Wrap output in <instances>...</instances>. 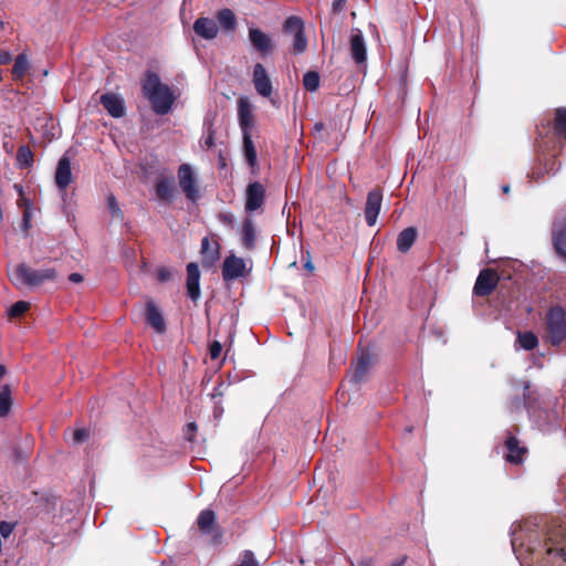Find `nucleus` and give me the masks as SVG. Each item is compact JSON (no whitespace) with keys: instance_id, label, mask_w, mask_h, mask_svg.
<instances>
[{"instance_id":"obj_1","label":"nucleus","mask_w":566,"mask_h":566,"mask_svg":"<svg viewBox=\"0 0 566 566\" xmlns=\"http://www.w3.org/2000/svg\"><path fill=\"white\" fill-rule=\"evenodd\" d=\"M142 90L156 114L165 115L171 109L174 94L168 85L161 83L158 74L148 71L142 82Z\"/></svg>"},{"instance_id":"obj_2","label":"nucleus","mask_w":566,"mask_h":566,"mask_svg":"<svg viewBox=\"0 0 566 566\" xmlns=\"http://www.w3.org/2000/svg\"><path fill=\"white\" fill-rule=\"evenodd\" d=\"M57 272L54 268L44 269H32L27 263H19L9 279L12 284L17 287H38L43 285L45 282L55 281Z\"/></svg>"},{"instance_id":"obj_3","label":"nucleus","mask_w":566,"mask_h":566,"mask_svg":"<svg viewBox=\"0 0 566 566\" xmlns=\"http://www.w3.org/2000/svg\"><path fill=\"white\" fill-rule=\"evenodd\" d=\"M546 339L553 346H559L566 340V311L562 306L548 310L545 317Z\"/></svg>"},{"instance_id":"obj_4","label":"nucleus","mask_w":566,"mask_h":566,"mask_svg":"<svg viewBox=\"0 0 566 566\" xmlns=\"http://www.w3.org/2000/svg\"><path fill=\"white\" fill-rule=\"evenodd\" d=\"M282 31L286 35L293 36L292 51L294 54L303 53L307 48L304 21L297 15H290L282 25Z\"/></svg>"},{"instance_id":"obj_5","label":"nucleus","mask_w":566,"mask_h":566,"mask_svg":"<svg viewBox=\"0 0 566 566\" xmlns=\"http://www.w3.org/2000/svg\"><path fill=\"white\" fill-rule=\"evenodd\" d=\"M536 129L541 137L553 133L556 138L566 140V107L556 108L553 118L543 119Z\"/></svg>"},{"instance_id":"obj_6","label":"nucleus","mask_w":566,"mask_h":566,"mask_svg":"<svg viewBox=\"0 0 566 566\" xmlns=\"http://www.w3.org/2000/svg\"><path fill=\"white\" fill-rule=\"evenodd\" d=\"M197 525L201 534L211 537V544L219 545L222 543L223 530L218 524L216 513L212 510H203L197 518Z\"/></svg>"},{"instance_id":"obj_7","label":"nucleus","mask_w":566,"mask_h":566,"mask_svg":"<svg viewBox=\"0 0 566 566\" xmlns=\"http://www.w3.org/2000/svg\"><path fill=\"white\" fill-rule=\"evenodd\" d=\"M178 182L181 191L185 197L191 201L196 202L199 195L198 180L195 176V172L189 164H181L177 170Z\"/></svg>"},{"instance_id":"obj_8","label":"nucleus","mask_w":566,"mask_h":566,"mask_svg":"<svg viewBox=\"0 0 566 566\" xmlns=\"http://www.w3.org/2000/svg\"><path fill=\"white\" fill-rule=\"evenodd\" d=\"M154 191L156 198L164 203L170 205L177 195V187L175 185V177L171 172L164 170L158 174L154 182Z\"/></svg>"},{"instance_id":"obj_9","label":"nucleus","mask_w":566,"mask_h":566,"mask_svg":"<svg viewBox=\"0 0 566 566\" xmlns=\"http://www.w3.org/2000/svg\"><path fill=\"white\" fill-rule=\"evenodd\" d=\"M552 245L556 254L566 260V209L553 220Z\"/></svg>"},{"instance_id":"obj_10","label":"nucleus","mask_w":566,"mask_h":566,"mask_svg":"<svg viewBox=\"0 0 566 566\" xmlns=\"http://www.w3.org/2000/svg\"><path fill=\"white\" fill-rule=\"evenodd\" d=\"M499 281L495 270L489 268L481 270L473 286V294L481 297L489 296L496 289Z\"/></svg>"},{"instance_id":"obj_11","label":"nucleus","mask_w":566,"mask_h":566,"mask_svg":"<svg viewBox=\"0 0 566 566\" xmlns=\"http://www.w3.org/2000/svg\"><path fill=\"white\" fill-rule=\"evenodd\" d=\"M248 38L253 49L261 57H266L274 52L275 44L272 38L261 29L255 27L249 28Z\"/></svg>"},{"instance_id":"obj_12","label":"nucleus","mask_w":566,"mask_h":566,"mask_svg":"<svg viewBox=\"0 0 566 566\" xmlns=\"http://www.w3.org/2000/svg\"><path fill=\"white\" fill-rule=\"evenodd\" d=\"M547 554L557 555L566 562V527L555 526L547 532Z\"/></svg>"},{"instance_id":"obj_13","label":"nucleus","mask_w":566,"mask_h":566,"mask_svg":"<svg viewBox=\"0 0 566 566\" xmlns=\"http://www.w3.org/2000/svg\"><path fill=\"white\" fill-rule=\"evenodd\" d=\"M265 201V187L259 182H250L245 190V205L244 210L247 213H252L264 205Z\"/></svg>"},{"instance_id":"obj_14","label":"nucleus","mask_w":566,"mask_h":566,"mask_svg":"<svg viewBox=\"0 0 566 566\" xmlns=\"http://www.w3.org/2000/svg\"><path fill=\"white\" fill-rule=\"evenodd\" d=\"M252 83L259 95L270 97L273 93L272 82L266 69L261 63H255L252 73Z\"/></svg>"},{"instance_id":"obj_15","label":"nucleus","mask_w":566,"mask_h":566,"mask_svg":"<svg viewBox=\"0 0 566 566\" xmlns=\"http://www.w3.org/2000/svg\"><path fill=\"white\" fill-rule=\"evenodd\" d=\"M382 203V190L380 188H375L370 190L367 195L366 205H365V219L366 223L369 227H373L377 222V218L379 216Z\"/></svg>"},{"instance_id":"obj_16","label":"nucleus","mask_w":566,"mask_h":566,"mask_svg":"<svg viewBox=\"0 0 566 566\" xmlns=\"http://www.w3.org/2000/svg\"><path fill=\"white\" fill-rule=\"evenodd\" d=\"M245 273V262L242 258L231 254L227 256L222 264V277L224 281H232L243 276Z\"/></svg>"},{"instance_id":"obj_17","label":"nucleus","mask_w":566,"mask_h":566,"mask_svg":"<svg viewBox=\"0 0 566 566\" xmlns=\"http://www.w3.org/2000/svg\"><path fill=\"white\" fill-rule=\"evenodd\" d=\"M187 281L186 289L187 295L191 298L193 303H196L201 295L200 292V271L198 264L195 262H190L187 264Z\"/></svg>"},{"instance_id":"obj_18","label":"nucleus","mask_w":566,"mask_h":566,"mask_svg":"<svg viewBox=\"0 0 566 566\" xmlns=\"http://www.w3.org/2000/svg\"><path fill=\"white\" fill-rule=\"evenodd\" d=\"M201 265L205 269L212 268L220 259V244L217 241L210 242L208 237L201 240Z\"/></svg>"},{"instance_id":"obj_19","label":"nucleus","mask_w":566,"mask_h":566,"mask_svg":"<svg viewBox=\"0 0 566 566\" xmlns=\"http://www.w3.org/2000/svg\"><path fill=\"white\" fill-rule=\"evenodd\" d=\"M373 365V357L369 352H363L356 363H353L354 374L350 378V382L356 385L365 381L367 379V375Z\"/></svg>"},{"instance_id":"obj_20","label":"nucleus","mask_w":566,"mask_h":566,"mask_svg":"<svg viewBox=\"0 0 566 566\" xmlns=\"http://www.w3.org/2000/svg\"><path fill=\"white\" fill-rule=\"evenodd\" d=\"M350 55L356 64H364L367 60V49L360 30H355L349 41Z\"/></svg>"},{"instance_id":"obj_21","label":"nucleus","mask_w":566,"mask_h":566,"mask_svg":"<svg viewBox=\"0 0 566 566\" xmlns=\"http://www.w3.org/2000/svg\"><path fill=\"white\" fill-rule=\"evenodd\" d=\"M101 104L107 111V113L115 118L123 117L125 115V106L123 98L114 93H106L101 96Z\"/></svg>"},{"instance_id":"obj_22","label":"nucleus","mask_w":566,"mask_h":566,"mask_svg":"<svg viewBox=\"0 0 566 566\" xmlns=\"http://www.w3.org/2000/svg\"><path fill=\"white\" fill-rule=\"evenodd\" d=\"M240 239L242 247L245 250H254L256 247V229L254 221L251 217H247L242 220Z\"/></svg>"},{"instance_id":"obj_23","label":"nucleus","mask_w":566,"mask_h":566,"mask_svg":"<svg viewBox=\"0 0 566 566\" xmlns=\"http://www.w3.org/2000/svg\"><path fill=\"white\" fill-rule=\"evenodd\" d=\"M72 182L71 160L64 155L60 158L55 171V184L60 190H65Z\"/></svg>"},{"instance_id":"obj_24","label":"nucleus","mask_w":566,"mask_h":566,"mask_svg":"<svg viewBox=\"0 0 566 566\" xmlns=\"http://www.w3.org/2000/svg\"><path fill=\"white\" fill-rule=\"evenodd\" d=\"M504 446L507 450L505 460L513 464H521L525 453L527 452V449L523 446H520V441L512 434L507 436Z\"/></svg>"},{"instance_id":"obj_25","label":"nucleus","mask_w":566,"mask_h":566,"mask_svg":"<svg viewBox=\"0 0 566 566\" xmlns=\"http://www.w3.org/2000/svg\"><path fill=\"white\" fill-rule=\"evenodd\" d=\"M193 31L202 39L213 40L218 34V25L214 20L200 17L193 23Z\"/></svg>"},{"instance_id":"obj_26","label":"nucleus","mask_w":566,"mask_h":566,"mask_svg":"<svg viewBox=\"0 0 566 566\" xmlns=\"http://www.w3.org/2000/svg\"><path fill=\"white\" fill-rule=\"evenodd\" d=\"M146 323L151 326L158 334L166 332V322L153 301L146 303Z\"/></svg>"},{"instance_id":"obj_27","label":"nucleus","mask_w":566,"mask_h":566,"mask_svg":"<svg viewBox=\"0 0 566 566\" xmlns=\"http://www.w3.org/2000/svg\"><path fill=\"white\" fill-rule=\"evenodd\" d=\"M238 117L240 127L245 134L253 126L252 106L247 98H240L238 102Z\"/></svg>"},{"instance_id":"obj_28","label":"nucleus","mask_w":566,"mask_h":566,"mask_svg":"<svg viewBox=\"0 0 566 566\" xmlns=\"http://www.w3.org/2000/svg\"><path fill=\"white\" fill-rule=\"evenodd\" d=\"M418 237V230L415 227H408L399 232L397 237V249L401 253H407L415 244Z\"/></svg>"},{"instance_id":"obj_29","label":"nucleus","mask_w":566,"mask_h":566,"mask_svg":"<svg viewBox=\"0 0 566 566\" xmlns=\"http://www.w3.org/2000/svg\"><path fill=\"white\" fill-rule=\"evenodd\" d=\"M217 19L221 28L227 32H232L237 28V18L232 10L224 8L218 11Z\"/></svg>"},{"instance_id":"obj_30","label":"nucleus","mask_w":566,"mask_h":566,"mask_svg":"<svg viewBox=\"0 0 566 566\" xmlns=\"http://www.w3.org/2000/svg\"><path fill=\"white\" fill-rule=\"evenodd\" d=\"M243 153L249 166L254 168L258 165V154L249 132L243 134Z\"/></svg>"},{"instance_id":"obj_31","label":"nucleus","mask_w":566,"mask_h":566,"mask_svg":"<svg viewBox=\"0 0 566 566\" xmlns=\"http://www.w3.org/2000/svg\"><path fill=\"white\" fill-rule=\"evenodd\" d=\"M17 167L20 169H28L34 163V155L31 148L27 145L20 146L17 151Z\"/></svg>"},{"instance_id":"obj_32","label":"nucleus","mask_w":566,"mask_h":566,"mask_svg":"<svg viewBox=\"0 0 566 566\" xmlns=\"http://www.w3.org/2000/svg\"><path fill=\"white\" fill-rule=\"evenodd\" d=\"M12 407L11 387L3 385L0 390V417H7Z\"/></svg>"},{"instance_id":"obj_33","label":"nucleus","mask_w":566,"mask_h":566,"mask_svg":"<svg viewBox=\"0 0 566 566\" xmlns=\"http://www.w3.org/2000/svg\"><path fill=\"white\" fill-rule=\"evenodd\" d=\"M29 61L25 54H19L12 67V76L14 80H22L29 70Z\"/></svg>"},{"instance_id":"obj_34","label":"nucleus","mask_w":566,"mask_h":566,"mask_svg":"<svg viewBox=\"0 0 566 566\" xmlns=\"http://www.w3.org/2000/svg\"><path fill=\"white\" fill-rule=\"evenodd\" d=\"M517 342L525 350H533L538 345V338L533 332L518 333Z\"/></svg>"},{"instance_id":"obj_35","label":"nucleus","mask_w":566,"mask_h":566,"mask_svg":"<svg viewBox=\"0 0 566 566\" xmlns=\"http://www.w3.org/2000/svg\"><path fill=\"white\" fill-rule=\"evenodd\" d=\"M319 74L316 71H307L303 75V86L308 92H316L319 88Z\"/></svg>"},{"instance_id":"obj_36","label":"nucleus","mask_w":566,"mask_h":566,"mask_svg":"<svg viewBox=\"0 0 566 566\" xmlns=\"http://www.w3.org/2000/svg\"><path fill=\"white\" fill-rule=\"evenodd\" d=\"M30 308V303L25 301H18L12 304L8 311L10 317H20Z\"/></svg>"},{"instance_id":"obj_37","label":"nucleus","mask_w":566,"mask_h":566,"mask_svg":"<svg viewBox=\"0 0 566 566\" xmlns=\"http://www.w3.org/2000/svg\"><path fill=\"white\" fill-rule=\"evenodd\" d=\"M234 566H259V563L252 551L245 549L241 554V562Z\"/></svg>"},{"instance_id":"obj_38","label":"nucleus","mask_w":566,"mask_h":566,"mask_svg":"<svg viewBox=\"0 0 566 566\" xmlns=\"http://www.w3.org/2000/svg\"><path fill=\"white\" fill-rule=\"evenodd\" d=\"M72 439L75 444L84 443L90 439V431L85 428L75 429Z\"/></svg>"},{"instance_id":"obj_39","label":"nucleus","mask_w":566,"mask_h":566,"mask_svg":"<svg viewBox=\"0 0 566 566\" xmlns=\"http://www.w3.org/2000/svg\"><path fill=\"white\" fill-rule=\"evenodd\" d=\"M17 523L14 522H0V536L3 538H8L14 531Z\"/></svg>"},{"instance_id":"obj_40","label":"nucleus","mask_w":566,"mask_h":566,"mask_svg":"<svg viewBox=\"0 0 566 566\" xmlns=\"http://www.w3.org/2000/svg\"><path fill=\"white\" fill-rule=\"evenodd\" d=\"M229 384H226L224 381H219L212 392H211V398L212 399H217V398H221L223 395H224V391L229 388Z\"/></svg>"},{"instance_id":"obj_41","label":"nucleus","mask_w":566,"mask_h":566,"mask_svg":"<svg viewBox=\"0 0 566 566\" xmlns=\"http://www.w3.org/2000/svg\"><path fill=\"white\" fill-rule=\"evenodd\" d=\"M222 352V344L219 340H213L209 346V355L211 359H218Z\"/></svg>"},{"instance_id":"obj_42","label":"nucleus","mask_w":566,"mask_h":566,"mask_svg":"<svg viewBox=\"0 0 566 566\" xmlns=\"http://www.w3.org/2000/svg\"><path fill=\"white\" fill-rule=\"evenodd\" d=\"M197 429H198V427H197L196 422H188L186 424L185 431H184L185 438L190 442L193 441Z\"/></svg>"},{"instance_id":"obj_43","label":"nucleus","mask_w":566,"mask_h":566,"mask_svg":"<svg viewBox=\"0 0 566 566\" xmlns=\"http://www.w3.org/2000/svg\"><path fill=\"white\" fill-rule=\"evenodd\" d=\"M107 206H108V208H109V210H111L113 216H116V214L120 213V209L118 207L117 200H116V198L113 195H109L107 197Z\"/></svg>"},{"instance_id":"obj_44","label":"nucleus","mask_w":566,"mask_h":566,"mask_svg":"<svg viewBox=\"0 0 566 566\" xmlns=\"http://www.w3.org/2000/svg\"><path fill=\"white\" fill-rule=\"evenodd\" d=\"M156 277L159 282H167L171 277V272L167 268H159L156 272Z\"/></svg>"},{"instance_id":"obj_45","label":"nucleus","mask_w":566,"mask_h":566,"mask_svg":"<svg viewBox=\"0 0 566 566\" xmlns=\"http://www.w3.org/2000/svg\"><path fill=\"white\" fill-rule=\"evenodd\" d=\"M347 0H333L332 12L337 14L345 10Z\"/></svg>"},{"instance_id":"obj_46","label":"nucleus","mask_w":566,"mask_h":566,"mask_svg":"<svg viewBox=\"0 0 566 566\" xmlns=\"http://www.w3.org/2000/svg\"><path fill=\"white\" fill-rule=\"evenodd\" d=\"M22 228L24 231H28L31 228V213L29 209H25L23 212Z\"/></svg>"},{"instance_id":"obj_47","label":"nucleus","mask_w":566,"mask_h":566,"mask_svg":"<svg viewBox=\"0 0 566 566\" xmlns=\"http://www.w3.org/2000/svg\"><path fill=\"white\" fill-rule=\"evenodd\" d=\"M214 135H216V132H214L212 128H209V129H208L207 137H206V139H205V145H206L208 148H211V147H213V146H214V144H216V143H214V139H216Z\"/></svg>"},{"instance_id":"obj_48","label":"nucleus","mask_w":566,"mask_h":566,"mask_svg":"<svg viewBox=\"0 0 566 566\" xmlns=\"http://www.w3.org/2000/svg\"><path fill=\"white\" fill-rule=\"evenodd\" d=\"M12 60L10 52L0 49V65L9 64Z\"/></svg>"},{"instance_id":"obj_49","label":"nucleus","mask_w":566,"mask_h":566,"mask_svg":"<svg viewBox=\"0 0 566 566\" xmlns=\"http://www.w3.org/2000/svg\"><path fill=\"white\" fill-rule=\"evenodd\" d=\"M219 220L229 226H231L233 223V217L231 213H220Z\"/></svg>"},{"instance_id":"obj_50","label":"nucleus","mask_w":566,"mask_h":566,"mask_svg":"<svg viewBox=\"0 0 566 566\" xmlns=\"http://www.w3.org/2000/svg\"><path fill=\"white\" fill-rule=\"evenodd\" d=\"M69 280L73 283H81L83 281V276L80 273H71Z\"/></svg>"},{"instance_id":"obj_51","label":"nucleus","mask_w":566,"mask_h":566,"mask_svg":"<svg viewBox=\"0 0 566 566\" xmlns=\"http://www.w3.org/2000/svg\"><path fill=\"white\" fill-rule=\"evenodd\" d=\"M408 559V556L407 555H403L401 556L400 558L396 559V560H392L390 566H402L405 565V563L407 562Z\"/></svg>"},{"instance_id":"obj_52","label":"nucleus","mask_w":566,"mask_h":566,"mask_svg":"<svg viewBox=\"0 0 566 566\" xmlns=\"http://www.w3.org/2000/svg\"><path fill=\"white\" fill-rule=\"evenodd\" d=\"M222 411H223L222 406L219 402H216L214 410H213L214 416L219 417L222 413Z\"/></svg>"},{"instance_id":"obj_53","label":"nucleus","mask_w":566,"mask_h":566,"mask_svg":"<svg viewBox=\"0 0 566 566\" xmlns=\"http://www.w3.org/2000/svg\"><path fill=\"white\" fill-rule=\"evenodd\" d=\"M355 566H371V564L369 560L361 559V560H358Z\"/></svg>"},{"instance_id":"obj_54","label":"nucleus","mask_w":566,"mask_h":566,"mask_svg":"<svg viewBox=\"0 0 566 566\" xmlns=\"http://www.w3.org/2000/svg\"><path fill=\"white\" fill-rule=\"evenodd\" d=\"M555 165H556L555 160H552V163H551V167L546 169V172H547V174H549V172H552V171L556 170V169H555Z\"/></svg>"},{"instance_id":"obj_55","label":"nucleus","mask_w":566,"mask_h":566,"mask_svg":"<svg viewBox=\"0 0 566 566\" xmlns=\"http://www.w3.org/2000/svg\"><path fill=\"white\" fill-rule=\"evenodd\" d=\"M7 374V368L4 365H0V379Z\"/></svg>"},{"instance_id":"obj_56","label":"nucleus","mask_w":566,"mask_h":566,"mask_svg":"<svg viewBox=\"0 0 566 566\" xmlns=\"http://www.w3.org/2000/svg\"><path fill=\"white\" fill-rule=\"evenodd\" d=\"M314 128L316 130H322V129H324V124L322 122H318V123L315 124Z\"/></svg>"},{"instance_id":"obj_57","label":"nucleus","mask_w":566,"mask_h":566,"mask_svg":"<svg viewBox=\"0 0 566 566\" xmlns=\"http://www.w3.org/2000/svg\"><path fill=\"white\" fill-rule=\"evenodd\" d=\"M305 268L310 271L314 269L313 264L310 261L305 264Z\"/></svg>"},{"instance_id":"obj_58","label":"nucleus","mask_w":566,"mask_h":566,"mask_svg":"<svg viewBox=\"0 0 566 566\" xmlns=\"http://www.w3.org/2000/svg\"><path fill=\"white\" fill-rule=\"evenodd\" d=\"M502 190H503L504 193H509L510 192V186H507V185L503 186Z\"/></svg>"}]
</instances>
